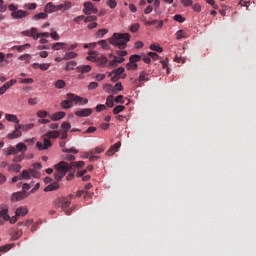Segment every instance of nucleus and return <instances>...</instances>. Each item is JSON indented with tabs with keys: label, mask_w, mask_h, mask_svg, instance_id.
<instances>
[{
	"label": "nucleus",
	"mask_w": 256,
	"mask_h": 256,
	"mask_svg": "<svg viewBox=\"0 0 256 256\" xmlns=\"http://www.w3.org/2000/svg\"><path fill=\"white\" fill-rule=\"evenodd\" d=\"M88 197L89 196V192L85 191V190H80L77 192V197Z\"/></svg>",
	"instance_id": "62"
},
{
	"label": "nucleus",
	"mask_w": 256,
	"mask_h": 256,
	"mask_svg": "<svg viewBox=\"0 0 256 256\" xmlns=\"http://www.w3.org/2000/svg\"><path fill=\"white\" fill-rule=\"evenodd\" d=\"M148 57H151V59H153L154 61H157L159 59L158 54L155 52H149Z\"/></svg>",
	"instance_id": "63"
},
{
	"label": "nucleus",
	"mask_w": 256,
	"mask_h": 256,
	"mask_svg": "<svg viewBox=\"0 0 256 256\" xmlns=\"http://www.w3.org/2000/svg\"><path fill=\"white\" fill-rule=\"evenodd\" d=\"M131 40V34L129 33H114L111 38H109L110 45L114 47H118V49H125L127 47V43Z\"/></svg>",
	"instance_id": "2"
},
{
	"label": "nucleus",
	"mask_w": 256,
	"mask_h": 256,
	"mask_svg": "<svg viewBox=\"0 0 256 256\" xmlns=\"http://www.w3.org/2000/svg\"><path fill=\"white\" fill-rule=\"evenodd\" d=\"M103 89H104V91H106V93H114L115 92V88L111 84H105Z\"/></svg>",
	"instance_id": "38"
},
{
	"label": "nucleus",
	"mask_w": 256,
	"mask_h": 256,
	"mask_svg": "<svg viewBox=\"0 0 256 256\" xmlns=\"http://www.w3.org/2000/svg\"><path fill=\"white\" fill-rule=\"evenodd\" d=\"M87 61L97 63L98 67H105L109 63V59L106 56H99V51L91 50L86 57Z\"/></svg>",
	"instance_id": "5"
},
{
	"label": "nucleus",
	"mask_w": 256,
	"mask_h": 256,
	"mask_svg": "<svg viewBox=\"0 0 256 256\" xmlns=\"http://www.w3.org/2000/svg\"><path fill=\"white\" fill-rule=\"evenodd\" d=\"M130 61H131L132 63H137V62L141 61V56H140V55H132V56L130 57Z\"/></svg>",
	"instance_id": "56"
},
{
	"label": "nucleus",
	"mask_w": 256,
	"mask_h": 256,
	"mask_svg": "<svg viewBox=\"0 0 256 256\" xmlns=\"http://www.w3.org/2000/svg\"><path fill=\"white\" fill-rule=\"evenodd\" d=\"M47 17H49V15L45 12H41V13H38V14H35L32 19L34 21H39L40 19H47Z\"/></svg>",
	"instance_id": "28"
},
{
	"label": "nucleus",
	"mask_w": 256,
	"mask_h": 256,
	"mask_svg": "<svg viewBox=\"0 0 256 256\" xmlns=\"http://www.w3.org/2000/svg\"><path fill=\"white\" fill-rule=\"evenodd\" d=\"M66 97L68 100H64L61 103V106L64 109H71V107H73V101H74V103H81L82 105H87V103H89V99L83 98V97L75 95L73 93H68L66 95Z\"/></svg>",
	"instance_id": "3"
},
{
	"label": "nucleus",
	"mask_w": 256,
	"mask_h": 256,
	"mask_svg": "<svg viewBox=\"0 0 256 256\" xmlns=\"http://www.w3.org/2000/svg\"><path fill=\"white\" fill-rule=\"evenodd\" d=\"M105 109H107V106H105V104H98L96 106L97 113H101V111H105Z\"/></svg>",
	"instance_id": "60"
},
{
	"label": "nucleus",
	"mask_w": 256,
	"mask_h": 256,
	"mask_svg": "<svg viewBox=\"0 0 256 256\" xmlns=\"http://www.w3.org/2000/svg\"><path fill=\"white\" fill-rule=\"evenodd\" d=\"M29 213V210L25 207H19L16 209V217H25Z\"/></svg>",
	"instance_id": "21"
},
{
	"label": "nucleus",
	"mask_w": 256,
	"mask_h": 256,
	"mask_svg": "<svg viewBox=\"0 0 256 256\" xmlns=\"http://www.w3.org/2000/svg\"><path fill=\"white\" fill-rule=\"evenodd\" d=\"M33 67L34 69H37L38 67L39 69H41V71H47L49 67H51V64L50 63H43V64L34 63Z\"/></svg>",
	"instance_id": "22"
},
{
	"label": "nucleus",
	"mask_w": 256,
	"mask_h": 256,
	"mask_svg": "<svg viewBox=\"0 0 256 256\" xmlns=\"http://www.w3.org/2000/svg\"><path fill=\"white\" fill-rule=\"evenodd\" d=\"M61 127H62L64 132H67V131H69V129H71V124L68 123V122H63Z\"/></svg>",
	"instance_id": "55"
},
{
	"label": "nucleus",
	"mask_w": 256,
	"mask_h": 256,
	"mask_svg": "<svg viewBox=\"0 0 256 256\" xmlns=\"http://www.w3.org/2000/svg\"><path fill=\"white\" fill-rule=\"evenodd\" d=\"M103 151H105V149H103L101 147H96L94 150H90V155L103 153Z\"/></svg>",
	"instance_id": "47"
},
{
	"label": "nucleus",
	"mask_w": 256,
	"mask_h": 256,
	"mask_svg": "<svg viewBox=\"0 0 256 256\" xmlns=\"http://www.w3.org/2000/svg\"><path fill=\"white\" fill-rule=\"evenodd\" d=\"M23 159H25V155L24 154H20V155H16L14 158H13V163H21V161H23Z\"/></svg>",
	"instance_id": "40"
},
{
	"label": "nucleus",
	"mask_w": 256,
	"mask_h": 256,
	"mask_svg": "<svg viewBox=\"0 0 256 256\" xmlns=\"http://www.w3.org/2000/svg\"><path fill=\"white\" fill-rule=\"evenodd\" d=\"M120 148H121V142H117L108 149V151L106 152V155L108 156L115 155V153H117V151H119Z\"/></svg>",
	"instance_id": "13"
},
{
	"label": "nucleus",
	"mask_w": 256,
	"mask_h": 256,
	"mask_svg": "<svg viewBox=\"0 0 256 256\" xmlns=\"http://www.w3.org/2000/svg\"><path fill=\"white\" fill-rule=\"evenodd\" d=\"M182 5H184V7H191L193 6V0H181Z\"/></svg>",
	"instance_id": "58"
},
{
	"label": "nucleus",
	"mask_w": 256,
	"mask_h": 256,
	"mask_svg": "<svg viewBox=\"0 0 256 256\" xmlns=\"http://www.w3.org/2000/svg\"><path fill=\"white\" fill-rule=\"evenodd\" d=\"M3 155L6 157H9L11 155H17V150L15 149V146H10L8 148H4L2 150Z\"/></svg>",
	"instance_id": "16"
},
{
	"label": "nucleus",
	"mask_w": 256,
	"mask_h": 256,
	"mask_svg": "<svg viewBox=\"0 0 256 256\" xmlns=\"http://www.w3.org/2000/svg\"><path fill=\"white\" fill-rule=\"evenodd\" d=\"M72 200H73V195L62 197V211H65L66 215H71V210H67V207L71 205Z\"/></svg>",
	"instance_id": "9"
},
{
	"label": "nucleus",
	"mask_w": 256,
	"mask_h": 256,
	"mask_svg": "<svg viewBox=\"0 0 256 256\" xmlns=\"http://www.w3.org/2000/svg\"><path fill=\"white\" fill-rule=\"evenodd\" d=\"M71 7L72 4L69 1L59 5H54L53 3L49 2L48 4H46L44 11L45 13H55V11H69Z\"/></svg>",
	"instance_id": "6"
},
{
	"label": "nucleus",
	"mask_w": 256,
	"mask_h": 256,
	"mask_svg": "<svg viewBox=\"0 0 256 256\" xmlns=\"http://www.w3.org/2000/svg\"><path fill=\"white\" fill-rule=\"evenodd\" d=\"M85 23H91V21H97V16L91 15L84 19Z\"/></svg>",
	"instance_id": "57"
},
{
	"label": "nucleus",
	"mask_w": 256,
	"mask_h": 256,
	"mask_svg": "<svg viewBox=\"0 0 256 256\" xmlns=\"http://www.w3.org/2000/svg\"><path fill=\"white\" fill-rule=\"evenodd\" d=\"M46 139H57L59 131H49L45 134Z\"/></svg>",
	"instance_id": "27"
},
{
	"label": "nucleus",
	"mask_w": 256,
	"mask_h": 256,
	"mask_svg": "<svg viewBox=\"0 0 256 256\" xmlns=\"http://www.w3.org/2000/svg\"><path fill=\"white\" fill-rule=\"evenodd\" d=\"M29 47H31V44H24L21 46H14L13 49H17V51L19 53H21V51H25V49H29Z\"/></svg>",
	"instance_id": "37"
},
{
	"label": "nucleus",
	"mask_w": 256,
	"mask_h": 256,
	"mask_svg": "<svg viewBox=\"0 0 256 256\" xmlns=\"http://www.w3.org/2000/svg\"><path fill=\"white\" fill-rule=\"evenodd\" d=\"M49 35H50L49 32H42V33H37L36 32V37H34V39L37 40V39H40V37H46L47 38V37H49Z\"/></svg>",
	"instance_id": "54"
},
{
	"label": "nucleus",
	"mask_w": 256,
	"mask_h": 256,
	"mask_svg": "<svg viewBox=\"0 0 256 256\" xmlns=\"http://www.w3.org/2000/svg\"><path fill=\"white\" fill-rule=\"evenodd\" d=\"M66 83L64 82V80H57L55 83H54V87L56 89H65L66 87Z\"/></svg>",
	"instance_id": "32"
},
{
	"label": "nucleus",
	"mask_w": 256,
	"mask_h": 256,
	"mask_svg": "<svg viewBox=\"0 0 256 256\" xmlns=\"http://www.w3.org/2000/svg\"><path fill=\"white\" fill-rule=\"evenodd\" d=\"M77 73H81L84 75V73H90L91 72V65H83V66H78L76 68Z\"/></svg>",
	"instance_id": "18"
},
{
	"label": "nucleus",
	"mask_w": 256,
	"mask_h": 256,
	"mask_svg": "<svg viewBox=\"0 0 256 256\" xmlns=\"http://www.w3.org/2000/svg\"><path fill=\"white\" fill-rule=\"evenodd\" d=\"M124 73H125V68L120 67L110 72L109 77H113V75H117L118 77H121V75H123Z\"/></svg>",
	"instance_id": "23"
},
{
	"label": "nucleus",
	"mask_w": 256,
	"mask_h": 256,
	"mask_svg": "<svg viewBox=\"0 0 256 256\" xmlns=\"http://www.w3.org/2000/svg\"><path fill=\"white\" fill-rule=\"evenodd\" d=\"M29 12L24 10H17L16 12L11 13L12 19H25V17H28Z\"/></svg>",
	"instance_id": "12"
},
{
	"label": "nucleus",
	"mask_w": 256,
	"mask_h": 256,
	"mask_svg": "<svg viewBox=\"0 0 256 256\" xmlns=\"http://www.w3.org/2000/svg\"><path fill=\"white\" fill-rule=\"evenodd\" d=\"M63 153H74L75 155H77V153H79V150L75 149V148H64L62 149Z\"/></svg>",
	"instance_id": "48"
},
{
	"label": "nucleus",
	"mask_w": 256,
	"mask_h": 256,
	"mask_svg": "<svg viewBox=\"0 0 256 256\" xmlns=\"http://www.w3.org/2000/svg\"><path fill=\"white\" fill-rule=\"evenodd\" d=\"M75 57H77V53H75V52H67L64 55L63 59H64V61H69V59H75Z\"/></svg>",
	"instance_id": "33"
},
{
	"label": "nucleus",
	"mask_w": 256,
	"mask_h": 256,
	"mask_svg": "<svg viewBox=\"0 0 256 256\" xmlns=\"http://www.w3.org/2000/svg\"><path fill=\"white\" fill-rule=\"evenodd\" d=\"M125 111V106L123 105H118L113 109L114 115H119V113H123Z\"/></svg>",
	"instance_id": "34"
},
{
	"label": "nucleus",
	"mask_w": 256,
	"mask_h": 256,
	"mask_svg": "<svg viewBox=\"0 0 256 256\" xmlns=\"http://www.w3.org/2000/svg\"><path fill=\"white\" fill-rule=\"evenodd\" d=\"M5 119H6V121H9L10 123H16V125H19V123H20L19 118L15 114H6Z\"/></svg>",
	"instance_id": "17"
},
{
	"label": "nucleus",
	"mask_w": 256,
	"mask_h": 256,
	"mask_svg": "<svg viewBox=\"0 0 256 256\" xmlns=\"http://www.w3.org/2000/svg\"><path fill=\"white\" fill-rule=\"evenodd\" d=\"M150 49L152 51H156L157 53H163V48L159 45L152 44L150 45Z\"/></svg>",
	"instance_id": "41"
},
{
	"label": "nucleus",
	"mask_w": 256,
	"mask_h": 256,
	"mask_svg": "<svg viewBox=\"0 0 256 256\" xmlns=\"http://www.w3.org/2000/svg\"><path fill=\"white\" fill-rule=\"evenodd\" d=\"M173 19H174V21H177L178 23H185V18L180 14H176L173 17Z\"/></svg>",
	"instance_id": "46"
},
{
	"label": "nucleus",
	"mask_w": 256,
	"mask_h": 256,
	"mask_svg": "<svg viewBox=\"0 0 256 256\" xmlns=\"http://www.w3.org/2000/svg\"><path fill=\"white\" fill-rule=\"evenodd\" d=\"M126 69H127L128 71L135 70V69H137V64H136L135 62L130 61V62L126 65Z\"/></svg>",
	"instance_id": "45"
},
{
	"label": "nucleus",
	"mask_w": 256,
	"mask_h": 256,
	"mask_svg": "<svg viewBox=\"0 0 256 256\" xmlns=\"http://www.w3.org/2000/svg\"><path fill=\"white\" fill-rule=\"evenodd\" d=\"M57 182H53L47 187L44 188V191L48 193L49 191H57L59 189V180H56Z\"/></svg>",
	"instance_id": "19"
},
{
	"label": "nucleus",
	"mask_w": 256,
	"mask_h": 256,
	"mask_svg": "<svg viewBox=\"0 0 256 256\" xmlns=\"http://www.w3.org/2000/svg\"><path fill=\"white\" fill-rule=\"evenodd\" d=\"M24 9H29L30 11H35V9H37V4H35V3L25 4Z\"/></svg>",
	"instance_id": "44"
},
{
	"label": "nucleus",
	"mask_w": 256,
	"mask_h": 256,
	"mask_svg": "<svg viewBox=\"0 0 256 256\" xmlns=\"http://www.w3.org/2000/svg\"><path fill=\"white\" fill-rule=\"evenodd\" d=\"M29 197V192L22 191V192H15L11 196L12 203H17V201H23V199H27Z\"/></svg>",
	"instance_id": "8"
},
{
	"label": "nucleus",
	"mask_w": 256,
	"mask_h": 256,
	"mask_svg": "<svg viewBox=\"0 0 256 256\" xmlns=\"http://www.w3.org/2000/svg\"><path fill=\"white\" fill-rule=\"evenodd\" d=\"M23 235L22 231H17L15 234L12 236V241H17V239H20V237Z\"/></svg>",
	"instance_id": "59"
},
{
	"label": "nucleus",
	"mask_w": 256,
	"mask_h": 256,
	"mask_svg": "<svg viewBox=\"0 0 256 256\" xmlns=\"http://www.w3.org/2000/svg\"><path fill=\"white\" fill-rule=\"evenodd\" d=\"M53 205L56 209H59L63 207V197L57 198L56 200L53 201Z\"/></svg>",
	"instance_id": "31"
},
{
	"label": "nucleus",
	"mask_w": 256,
	"mask_h": 256,
	"mask_svg": "<svg viewBox=\"0 0 256 256\" xmlns=\"http://www.w3.org/2000/svg\"><path fill=\"white\" fill-rule=\"evenodd\" d=\"M63 117H65V112L60 111V112H56V113L52 114L50 116V119L52 121H60V119H63Z\"/></svg>",
	"instance_id": "20"
},
{
	"label": "nucleus",
	"mask_w": 256,
	"mask_h": 256,
	"mask_svg": "<svg viewBox=\"0 0 256 256\" xmlns=\"http://www.w3.org/2000/svg\"><path fill=\"white\" fill-rule=\"evenodd\" d=\"M98 45L101 46L102 49H110L109 43H107V40H100L97 42Z\"/></svg>",
	"instance_id": "39"
},
{
	"label": "nucleus",
	"mask_w": 256,
	"mask_h": 256,
	"mask_svg": "<svg viewBox=\"0 0 256 256\" xmlns=\"http://www.w3.org/2000/svg\"><path fill=\"white\" fill-rule=\"evenodd\" d=\"M21 35L35 39V37H37V28H31L30 30L22 31Z\"/></svg>",
	"instance_id": "14"
},
{
	"label": "nucleus",
	"mask_w": 256,
	"mask_h": 256,
	"mask_svg": "<svg viewBox=\"0 0 256 256\" xmlns=\"http://www.w3.org/2000/svg\"><path fill=\"white\" fill-rule=\"evenodd\" d=\"M75 67H77V61L75 60L69 61L66 64L65 71H73Z\"/></svg>",
	"instance_id": "26"
},
{
	"label": "nucleus",
	"mask_w": 256,
	"mask_h": 256,
	"mask_svg": "<svg viewBox=\"0 0 256 256\" xmlns=\"http://www.w3.org/2000/svg\"><path fill=\"white\" fill-rule=\"evenodd\" d=\"M20 83H22L24 85H31V83H33V78L20 79Z\"/></svg>",
	"instance_id": "51"
},
{
	"label": "nucleus",
	"mask_w": 256,
	"mask_h": 256,
	"mask_svg": "<svg viewBox=\"0 0 256 256\" xmlns=\"http://www.w3.org/2000/svg\"><path fill=\"white\" fill-rule=\"evenodd\" d=\"M91 115H93V110L91 108H83L75 112L76 117H89Z\"/></svg>",
	"instance_id": "11"
},
{
	"label": "nucleus",
	"mask_w": 256,
	"mask_h": 256,
	"mask_svg": "<svg viewBox=\"0 0 256 256\" xmlns=\"http://www.w3.org/2000/svg\"><path fill=\"white\" fill-rule=\"evenodd\" d=\"M139 29H141V24L139 23H134L130 26L131 33H137Z\"/></svg>",
	"instance_id": "36"
},
{
	"label": "nucleus",
	"mask_w": 256,
	"mask_h": 256,
	"mask_svg": "<svg viewBox=\"0 0 256 256\" xmlns=\"http://www.w3.org/2000/svg\"><path fill=\"white\" fill-rule=\"evenodd\" d=\"M106 105H107V107H114V105H115V100H114V98H113V96L112 95H110V96H108L107 97V99H106Z\"/></svg>",
	"instance_id": "35"
},
{
	"label": "nucleus",
	"mask_w": 256,
	"mask_h": 256,
	"mask_svg": "<svg viewBox=\"0 0 256 256\" xmlns=\"http://www.w3.org/2000/svg\"><path fill=\"white\" fill-rule=\"evenodd\" d=\"M5 11H7V5L4 0H0V13H5Z\"/></svg>",
	"instance_id": "53"
},
{
	"label": "nucleus",
	"mask_w": 256,
	"mask_h": 256,
	"mask_svg": "<svg viewBox=\"0 0 256 256\" xmlns=\"http://www.w3.org/2000/svg\"><path fill=\"white\" fill-rule=\"evenodd\" d=\"M13 245L7 244L5 246L0 247V253H7L11 249Z\"/></svg>",
	"instance_id": "52"
},
{
	"label": "nucleus",
	"mask_w": 256,
	"mask_h": 256,
	"mask_svg": "<svg viewBox=\"0 0 256 256\" xmlns=\"http://www.w3.org/2000/svg\"><path fill=\"white\" fill-rule=\"evenodd\" d=\"M47 115H49V113H47V111H43V110H41L37 113V117H40V119H45V117H47Z\"/></svg>",
	"instance_id": "61"
},
{
	"label": "nucleus",
	"mask_w": 256,
	"mask_h": 256,
	"mask_svg": "<svg viewBox=\"0 0 256 256\" xmlns=\"http://www.w3.org/2000/svg\"><path fill=\"white\" fill-rule=\"evenodd\" d=\"M106 33H108L107 29H100L97 32V37H99V39H101L102 37H105Z\"/></svg>",
	"instance_id": "50"
},
{
	"label": "nucleus",
	"mask_w": 256,
	"mask_h": 256,
	"mask_svg": "<svg viewBox=\"0 0 256 256\" xmlns=\"http://www.w3.org/2000/svg\"><path fill=\"white\" fill-rule=\"evenodd\" d=\"M20 179L23 181H29L31 179V170H23L22 173L20 174Z\"/></svg>",
	"instance_id": "24"
},
{
	"label": "nucleus",
	"mask_w": 256,
	"mask_h": 256,
	"mask_svg": "<svg viewBox=\"0 0 256 256\" xmlns=\"http://www.w3.org/2000/svg\"><path fill=\"white\" fill-rule=\"evenodd\" d=\"M21 169H22L21 164H11L8 168L9 171H14V173H19Z\"/></svg>",
	"instance_id": "29"
},
{
	"label": "nucleus",
	"mask_w": 256,
	"mask_h": 256,
	"mask_svg": "<svg viewBox=\"0 0 256 256\" xmlns=\"http://www.w3.org/2000/svg\"><path fill=\"white\" fill-rule=\"evenodd\" d=\"M139 81H149V74L145 72H140Z\"/></svg>",
	"instance_id": "43"
},
{
	"label": "nucleus",
	"mask_w": 256,
	"mask_h": 256,
	"mask_svg": "<svg viewBox=\"0 0 256 256\" xmlns=\"http://www.w3.org/2000/svg\"><path fill=\"white\" fill-rule=\"evenodd\" d=\"M0 219H4L5 221H9L11 219V216H9L7 209H3L2 211H0Z\"/></svg>",
	"instance_id": "30"
},
{
	"label": "nucleus",
	"mask_w": 256,
	"mask_h": 256,
	"mask_svg": "<svg viewBox=\"0 0 256 256\" xmlns=\"http://www.w3.org/2000/svg\"><path fill=\"white\" fill-rule=\"evenodd\" d=\"M83 7V13L85 15H93L98 13L97 7H95L92 2H85Z\"/></svg>",
	"instance_id": "7"
},
{
	"label": "nucleus",
	"mask_w": 256,
	"mask_h": 256,
	"mask_svg": "<svg viewBox=\"0 0 256 256\" xmlns=\"http://www.w3.org/2000/svg\"><path fill=\"white\" fill-rule=\"evenodd\" d=\"M52 143H51V140L47 139V138H44V143H41V142H37L36 143V147L39 151H45L49 148L52 147Z\"/></svg>",
	"instance_id": "10"
},
{
	"label": "nucleus",
	"mask_w": 256,
	"mask_h": 256,
	"mask_svg": "<svg viewBox=\"0 0 256 256\" xmlns=\"http://www.w3.org/2000/svg\"><path fill=\"white\" fill-rule=\"evenodd\" d=\"M97 87H99V84L97 82H91L88 85V89H90V90L97 89Z\"/></svg>",
	"instance_id": "64"
},
{
	"label": "nucleus",
	"mask_w": 256,
	"mask_h": 256,
	"mask_svg": "<svg viewBox=\"0 0 256 256\" xmlns=\"http://www.w3.org/2000/svg\"><path fill=\"white\" fill-rule=\"evenodd\" d=\"M33 127H35V124L30 123V124H16L14 125V131L12 133H9L7 135V139H10L11 141H13V139H19V137H21L23 135V132H27V131H31V129H33Z\"/></svg>",
	"instance_id": "4"
},
{
	"label": "nucleus",
	"mask_w": 256,
	"mask_h": 256,
	"mask_svg": "<svg viewBox=\"0 0 256 256\" xmlns=\"http://www.w3.org/2000/svg\"><path fill=\"white\" fill-rule=\"evenodd\" d=\"M107 5L110 9H115L117 7V0H108Z\"/></svg>",
	"instance_id": "49"
},
{
	"label": "nucleus",
	"mask_w": 256,
	"mask_h": 256,
	"mask_svg": "<svg viewBox=\"0 0 256 256\" xmlns=\"http://www.w3.org/2000/svg\"><path fill=\"white\" fill-rule=\"evenodd\" d=\"M85 166V162L79 161V162H72L71 164H67L65 161H61L58 164L54 166V169H56V172L54 173V177L56 181H61L65 175H67L68 171H73V167H77L78 169H81V167Z\"/></svg>",
	"instance_id": "1"
},
{
	"label": "nucleus",
	"mask_w": 256,
	"mask_h": 256,
	"mask_svg": "<svg viewBox=\"0 0 256 256\" xmlns=\"http://www.w3.org/2000/svg\"><path fill=\"white\" fill-rule=\"evenodd\" d=\"M15 83H17V80L11 79L10 81L6 82L3 85V87L7 90V89H10V87H13V85H15Z\"/></svg>",
	"instance_id": "42"
},
{
	"label": "nucleus",
	"mask_w": 256,
	"mask_h": 256,
	"mask_svg": "<svg viewBox=\"0 0 256 256\" xmlns=\"http://www.w3.org/2000/svg\"><path fill=\"white\" fill-rule=\"evenodd\" d=\"M65 47H67V43L65 42H57L52 45V49H54V51H59Z\"/></svg>",
	"instance_id": "25"
},
{
	"label": "nucleus",
	"mask_w": 256,
	"mask_h": 256,
	"mask_svg": "<svg viewBox=\"0 0 256 256\" xmlns=\"http://www.w3.org/2000/svg\"><path fill=\"white\" fill-rule=\"evenodd\" d=\"M15 150H16V155H18L19 153H22L21 155H23L24 153L27 152V145L23 142H20L16 144Z\"/></svg>",
	"instance_id": "15"
}]
</instances>
